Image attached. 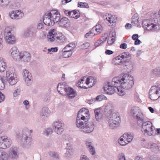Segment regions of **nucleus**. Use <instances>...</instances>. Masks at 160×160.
I'll return each mask as SVG.
<instances>
[{
    "label": "nucleus",
    "instance_id": "f257e3e1",
    "mask_svg": "<svg viewBox=\"0 0 160 160\" xmlns=\"http://www.w3.org/2000/svg\"><path fill=\"white\" fill-rule=\"evenodd\" d=\"M135 80L134 77L127 73H122L121 75V88L128 89L131 88L133 86ZM125 94L124 91L121 90V96Z\"/></svg>",
    "mask_w": 160,
    "mask_h": 160
},
{
    "label": "nucleus",
    "instance_id": "f03ea898",
    "mask_svg": "<svg viewBox=\"0 0 160 160\" xmlns=\"http://www.w3.org/2000/svg\"><path fill=\"white\" fill-rule=\"evenodd\" d=\"M61 18L60 15L58 11L52 10L46 13L43 17V22L47 26H52L58 22Z\"/></svg>",
    "mask_w": 160,
    "mask_h": 160
},
{
    "label": "nucleus",
    "instance_id": "7ed1b4c3",
    "mask_svg": "<svg viewBox=\"0 0 160 160\" xmlns=\"http://www.w3.org/2000/svg\"><path fill=\"white\" fill-rule=\"evenodd\" d=\"M131 58V55L128 52L122 53L121 56V58L124 60L121 62V68L128 73L134 71V64L132 61Z\"/></svg>",
    "mask_w": 160,
    "mask_h": 160
},
{
    "label": "nucleus",
    "instance_id": "20e7f679",
    "mask_svg": "<svg viewBox=\"0 0 160 160\" xmlns=\"http://www.w3.org/2000/svg\"><path fill=\"white\" fill-rule=\"evenodd\" d=\"M120 87V77H115L113 78L111 82H108L107 85L104 87V89L106 93L108 94H112L117 91L118 94L120 96L119 89Z\"/></svg>",
    "mask_w": 160,
    "mask_h": 160
},
{
    "label": "nucleus",
    "instance_id": "39448f33",
    "mask_svg": "<svg viewBox=\"0 0 160 160\" xmlns=\"http://www.w3.org/2000/svg\"><path fill=\"white\" fill-rule=\"evenodd\" d=\"M48 34L47 40L50 42L55 41L58 43H61L63 42L66 39L65 37L62 33H57L55 29L50 30Z\"/></svg>",
    "mask_w": 160,
    "mask_h": 160
},
{
    "label": "nucleus",
    "instance_id": "423d86ee",
    "mask_svg": "<svg viewBox=\"0 0 160 160\" xmlns=\"http://www.w3.org/2000/svg\"><path fill=\"white\" fill-rule=\"evenodd\" d=\"M57 90L58 92L60 94L62 95L63 92L64 91L66 93V96L69 99H72L75 97L77 93L74 90L70 87H65L63 85L60 83L58 84L57 87Z\"/></svg>",
    "mask_w": 160,
    "mask_h": 160
},
{
    "label": "nucleus",
    "instance_id": "0eeeda50",
    "mask_svg": "<svg viewBox=\"0 0 160 160\" xmlns=\"http://www.w3.org/2000/svg\"><path fill=\"white\" fill-rule=\"evenodd\" d=\"M155 130V127L149 121L143 122L142 125L141 131L146 136H151L153 134Z\"/></svg>",
    "mask_w": 160,
    "mask_h": 160
},
{
    "label": "nucleus",
    "instance_id": "6e6552de",
    "mask_svg": "<svg viewBox=\"0 0 160 160\" xmlns=\"http://www.w3.org/2000/svg\"><path fill=\"white\" fill-rule=\"evenodd\" d=\"M6 76L7 81L11 85L15 84L17 82L18 79L13 68H8L6 71Z\"/></svg>",
    "mask_w": 160,
    "mask_h": 160
},
{
    "label": "nucleus",
    "instance_id": "1a4fd4ad",
    "mask_svg": "<svg viewBox=\"0 0 160 160\" xmlns=\"http://www.w3.org/2000/svg\"><path fill=\"white\" fill-rule=\"evenodd\" d=\"M5 39L6 42L9 44H14L16 42V39L14 36L11 33V30L9 28H5L4 31Z\"/></svg>",
    "mask_w": 160,
    "mask_h": 160
},
{
    "label": "nucleus",
    "instance_id": "9d476101",
    "mask_svg": "<svg viewBox=\"0 0 160 160\" xmlns=\"http://www.w3.org/2000/svg\"><path fill=\"white\" fill-rule=\"evenodd\" d=\"M160 96V88L156 86L151 87L149 91L150 98L153 101L157 100Z\"/></svg>",
    "mask_w": 160,
    "mask_h": 160
},
{
    "label": "nucleus",
    "instance_id": "9b49d317",
    "mask_svg": "<svg viewBox=\"0 0 160 160\" xmlns=\"http://www.w3.org/2000/svg\"><path fill=\"white\" fill-rule=\"evenodd\" d=\"M103 18L106 23H108L109 26H111L112 28L115 27L117 20V18L116 16L106 14L103 16Z\"/></svg>",
    "mask_w": 160,
    "mask_h": 160
},
{
    "label": "nucleus",
    "instance_id": "f8f14e48",
    "mask_svg": "<svg viewBox=\"0 0 160 160\" xmlns=\"http://www.w3.org/2000/svg\"><path fill=\"white\" fill-rule=\"evenodd\" d=\"M133 137V134L129 132L123 134L121 136V146H125L131 142Z\"/></svg>",
    "mask_w": 160,
    "mask_h": 160
},
{
    "label": "nucleus",
    "instance_id": "ddd939ff",
    "mask_svg": "<svg viewBox=\"0 0 160 160\" xmlns=\"http://www.w3.org/2000/svg\"><path fill=\"white\" fill-rule=\"evenodd\" d=\"M52 127L55 132L60 135L64 130V124L61 121H56L53 123Z\"/></svg>",
    "mask_w": 160,
    "mask_h": 160
},
{
    "label": "nucleus",
    "instance_id": "4468645a",
    "mask_svg": "<svg viewBox=\"0 0 160 160\" xmlns=\"http://www.w3.org/2000/svg\"><path fill=\"white\" fill-rule=\"evenodd\" d=\"M77 117L88 121L90 118V115L88 110L82 108L78 112Z\"/></svg>",
    "mask_w": 160,
    "mask_h": 160
},
{
    "label": "nucleus",
    "instance_id": "2eb2a0df",
    "mask_svg": "<svg viewBox=\"0 0 160 160\" xmlns=\"http://www.w3.org/2000/svg\"><path fill=\"white\" fill-rule=\"evenodd\" d=\"M11 144V140L6 136L0 137V148L5 149L9 148Z\"/></svg>",
    "mask_w": 160,
    "mask_h": 160
},
{
    "label": "nucleus",
    "instance_id": "dca6fc26",
    "mask_svg": "<svg viewBox=\"0 0 160 160\" xmlns=\"http://www.w3.org/2000/svg\"><path fill=\"white\" fill-rule=\"evenodd\" d=\"M22 74L27 85H30L32 83V77L31 73L28 70L24 69Z\"/></svg>",
    "mask_w": 160,
    "mask_h": 160
},
{
    "label": "nucleus",
    "instance_id": "f3484780",
    "mask_svg": "<svg viewBox=\"0 0 160 160\" xmlns=\"http://www.w3.org/2000/svg\"><path fill=\"white\" fill-rule=\"evenodd\" d=\"M21 142L22 145L25 148H28L31 144V138L28 135L23 133L21 136Z\"/></svg>",
    "mask_w": 160,
    "mask_h": 160
},
{
    "label": "nucleus",
    "instance_id": "a211bd4d",
    "mask_svg": "<svg viewBox=\"0 0 160 160\" xmlns=\"http://www.w3.org/2000/svg\"><path fill=\"white\" fill-rule=\"evenodd\" d=\"M103 28L99 24L96 25L95 26L93 27L91 30L87 32L85 35L86 38H88L91 34L94 35L97 34L98 33L101 32L102 31Z\"/></svg>",
    "mask_w": 160,
    "mask_h": 160
},
{
    "label": "nucleus",
    "instance_id": "6ab92c4d",
    "mask_svg": "<svg viewBox=\"0 0 160 160\" xmlns=\"http://www.w3.org/2000/svg\"><path fill=\"white\" fill-rule=\"evenodd\" d=\"M94 128V125L92 122H87L81 131L84 133H89L92 132Z\"/></svg>",
    "mask_w": 160,
    "mask_h": 160
},
{
    "label": "nucleus",
    "instance_id": "aec40b11",
    "mask_svg": "<svg viewBox=\"0 0 160 160\" xmlns=\"http://www.w3.org/2000/svg\"><path fill=\"white\" fill-rule=\"evenodd\" d=\"M10 52L12 57L16 60L20 61L21 60V55L22 52H20L18 49L15 47L12 48Z\"/></svg>",
    "mask_w": 160,
    "mask_h": 160
},
{
    "label": "nucleus",
    "instance_id": "412c9836",
    "mask_svg": "<svg viewBox=\"0 0 160 160\" xmlns=\"http://www.w3.org/2000/svg\"><path fill=\"white\" fill-rule=\"evenodd\" d=\"M9 15L12 19H18L23 17L24 14L20 10H15L10 12Z\"/></svg>",
    "mask_w": 160,
    "mask_h": 160
},
{
    "label": "nucleus",
    "instance_id": "4be33fe9",
    "mask_svg": "<svg viewBox=\"0 0 160 160\" xmlns=\"http://www.w3.org/2000/svg\"><path fill=\"white\" fill-rule=\"evenodd\" d=\"M114 106L112 103H109L105 105L104 109V112L107 116H110L113 112Z\"/></svg>",
    "mask_w": 160,
    "mask_h": 160
},
{
    "label": "nucleus",
    "instance_id": "5701e85b",
    "mask_svg": "<svg viewBox=\"0 0 160 160\" xmlns=\"http://www.w3.org/2000/svg\"><path fill=\"white\" fill-rule=\"evenodd\" d=\"M9 156L10 158L13 159H17L19 156V153L18 152L17 148L15 147L11 148L9 151Z\"/></svg>",
    "mask_w": 160,
    "mask_h": 160
},
{
    "label": "nucleus",
    "instance_id": "b1692460",
    "mask_svg": "<svg viewBox=\"0 0 160 160\" xmlns=\"http://www.w3.org/2000/svg\"><path fill=\"white\" fill-rule=\"evenodd\" d=\"M70 22L68 19L66 17H63L60 19L58 24L62 27L68 28L70 26Z\"/></svg>",
    "mask_w": 160,
    "mask_h": 160
},
{
    "label": "nucleus",
    "instance_id": "393cba45",
    "mask_svg": "<svg viewBox=\"0 0 160 160\" xmlns=\"http://www.w3.org/2000/svg\"><path fill=\"white\" fill-rule=\"evenodd\" d=\"M86 148L92 155H94L96 153V151L92 142L88 141H86Z\"/></svg>",
    "mask_w": 160,
    "mask_h": 160
},
{
    "label": "nucleus",
    "instance_id": "a878e982",
    "mask_svg": "<svg viewBox=\"0 0 160 160\" xmlns=\"http://www.w3.org/2000/svg\"><path fill=\"white\" fill-rule=\"evenodd\" d=\"M115 32L114 31H111L109 34V36L107 39V43L109 45H111L114 43L115 39Z\"/></svg>",
    "mask_w": 160,
    "mask_h": 160
},
{
    "label": "nucleus",
    "instance_id": "bb28decb",
    "mask_svg": "<svg viewBox=\"0 0 160 160\" xmlns=\"http://www.w3.org/2000/svg\"><path fill=\"white\" fill-rule=\"evenodd\" d=\"M88 121L84 120L83 119L78 118L77 117L76 121V127L78 128L82 129L84 126L86 122Z\"/></svg>",
    "mask_w": 160,
    "mask_h": 160
},
{
    "label": "nucleus",
    "instance_id": "cd10ccee",
    "mask_svg": "<svg viewBox=\"0 0 160 160\" xmlns=\"http://www.w3.org/2000/svg\"><path fill=\"white\" fill-rule=\"evenodd\" d=\"M31 59V55L28 52H22L21 57V60L24 62H28Z\"/></svg>",
    "mask_w": 160,
    "mask_h": 160
},
{
    "label": "nucleus",
    "instance_id": "c85d7f7f",
    "mask_svg": "<svg viewBox=\"0 0 160 160\" xmlns=\"http://www.w3.org/2000/svg\"><path fill=\"white\" fill-rule=\"evenodd\" d=\"M50 111L48 108L47 107L43 108L41 112V116L42 119L47 118L49 115Z\"/></svg>",
    "mask_w": 160,
    "mask_h": 160
},
{
    "label": "nucleus",
    "instance_id": "c756f323",
    "mask_svg": "<svg viewBox=\"0 0 160 160\" xmlns=\"http://www.w3.org/2000/svg\"><path fill=\"white\" fill-rule=\"evenodd\" d=\"M102 110L99 108H97L95 110V118L97 121H99L102 118Z\"/></svg>",
    "mask_w": 160,
    "mask_h": 160
},
{
    "label": "nucleus",
    "instance_id": "7c9ffc66",
    "mask_svg": "<svg viewBox=\"0 0 160 160\" xmlns=\"http://www.w3.org/2000/svg\"><path fill=\"white\" fill-rule=\"evenodd\" d=\"M136 116V118L138 121L143 122L145 120V115L143 112L140 110Z\"/></svg>",
    "mask_w": 160,
    "mask_h": 160
},
{
    "label": "nucleus",
    "instance_id": "2f4dec72",
    "mask_svg": "<svg viewBox=\"0 0 160 160\" xmlns=\"http://www.w3.org/2000/svg\"><path fill=\"white\" fill-rule=\"evenodd\" d=\"M147 148L154 152H158L159 151V147L155 143H150Z\"/></svg>",
    "mask_w": 160,
    "mask_h": 160
},
{
    "label": "nucleus",
    "instance_id": "473e14b6",
    "mask_svg": "<svg viewBox=\"0 0 160 160\" xmlns=\"http://www.w3.org/2000/svg\"><path fill=\"white\" fill-rule=\"evenodd\" d=\"M85 83L87 85L90 84V86L92 87L96 83V81L94 80V78L92 76H90L86 79Z\"/></svg>",
    "mask_w": 160,
    "mask_h": 160
},
{
    "label": "nucleus",
    "instance_id": "72a5a7b5",
    "mask_svg": "<svg viewBox=\"0 0 160 160\" xmlns=\"http://www.w3.org/2000/svg\"><path fill=\"white\" fill-rule=\"evenodd\" d=\"M5 61L2 58H0V72H3L6 69V66Z\"/></svg>",
    "mask_w": 160,
    "mask_h": 160
},
{
    "label": "nucleus",
    "instance_id": "f704fd0d",
    "mask_svg": "<svg viewBox=\"0 0 160 160\" xmlns=\"http://www.w3.org/2000/svg\"><path fill=\"white\" fill-rule=\"evenodd\" d=\"M131 23L135 26L138 27L140 24V22L139 20V18L137 15H134L132 18Z\"/></svg>",
    "mask_w": 160,
    "mask_h": 160
},
{
    "label": "nucleus",
    "instance_id": "c9c22d12",
    "mask_svg": "<svg viewBox=\"0 0 160 160\" xmlns=\"http://www.w3.org/2000/svg\"><path fill=\"white\" fill-rule=\"evenodd\" d=\"M9 155L8 153L0 150V160H8Z\"/></svg>",
    "mask_w": 160,
    "mask_h": 160
},
{
    "label": "nucleus",
    "instance_id": "e433bc0d",
    "mask_svg": "<svg viewBox=\"0 0 160 160\" xmlns=\"http://www.w3.org/2000/svg\"><path fill=\"white\" fill-rule=\"evenodd\" d=\"M111 118V119L119 122L120 120V115L119 112H115L112 114Z\"/></svg>",
    "mask_w": 160,
    "mask_h": 160
},
{
    "label": "nucleus",
    "instance_id": "4c0bfd02",
    "mask_svg": "<svg viewBox=\"0 0 160 160\" xmlns=\"http://www.w3.org/2000/svg\"><path fill=\"white\" fill-rule=\"evenodd\" d=\"M109 127L111 129L117 127L119 124V122L110 119L108 122Z\"/></svg>",
    "mask_w": 160,
    "mask_h": 160
},
{
    "label": "nucleus",
    "instance_id": "58836bf2",
    "mask_svg": "<svg viewBox=\"0 0 160 160\" xmlns=\"http://www.w3.org/2000/svg\"><path fill=\"white\" fill-rule=\"evenodd\" d=\"M65 48H63L62 50V55L63 57L67 58L70 57L72 54V51H70V49L68 50L67 51L65 50Z\"/></svg>",
    "mask_w": 160,
    "mask_h": 160
},
{
    "label": "nucleus",
    "instance_id": "ea45409f",
    "mask_svg": "<svg viewBox=\"0 0 160 160\" xmlns=\"http://www.w3.org/2000/svg\"><path fill=\"white\" fill-rule=\"evenodd\" d=\"M140 110L138 107L135 106L132 108L130 111V114L132 116H135L137 112H138Z\"/></svg>",
    "mask_w": 160,
    "mask_h": 160
},
{
    "label": "nucleus",
    "instance_id": "a19ab883",
    "mask_svg": "<svg viewBox=\"0 0 160 160\" xmlns=\"http://www.w3.org/2000/svg\"><path fill=\"white\" fill-rule=\"evenodd\" d=\"M112 63L116 66L120 65V54L112 58Z\"/></svg>",
    "mask_w": 160,
    "mask_h": 160
},
{
    "label": "nucleus",
    "instance_id": "79ce46f5",
    "mask_svg": "<svg viewBox=\"0 0 160 160\" xmlns=\"http://www.w3.org/2000/svg\"><path fill=\"white\" fill-rule=\"evenodd\" d=\"M36 32L35 28L32 27L28 28L26 32V35L28 36H31Z\"/></svg>",
    "mask_w": 160,
    "mask_h": 160
},
{
    "label": "nucleus",
    "instance_id": "37998d69",
    "mask_svg": "<svg viewBox=\"0 0 160 160\" xmlns=\"http://www.w3.org/2000/svg\"><path fill=\"white\" fill-rule=\"evenodd\" d=\"M65 143L68 147L66 148L67 151L65 153V156L66 157H69L71 154L70 152L71 149V148L70 147L71 144L68 142L66 143L64 142V141H63V144H65Z\"/></svg>",
    "mask_w": 160,
    "mask_h": 160
},
{
    "label": "nucleus",
    "instance_id": "c03bdc74",
    "mask_svg": "<svg viewBox=\"0 0 160 160\" xmlns=\"http://www.w3.org/2000/svg\"><path fill=\"white\" fill-rule=\"evenodd\" d=\"M80 17L79 13H78L77 11L74 10L71 11L69 17L75 19L78 18Z\"/></svg>",
    "mask_w": 160,
    "mask_h": 160
},
{
    "label": "nucleus",
    "instance_id": "a18cd8bd",
    "mask_svg": "<svg viewBox=\"0 0 160 160\" xmlns=\"http://www.w3.org/2000/svg\"><path fill=\"white\" fill-rule=\"evenodd\" d=\"M5 80L4 79L3 76H0V90H3L5 88L4 83Z\"/></svg>",
    "mask_w": 160,
    "mask_h": 160
},
{
    "label": "nucleus",
    "instance_id": "49530a36",
    "mask_svg": "<svg viewBox=\"0 0 160 160\" xmlns=\"http://www.w3.org/2000/svg\"><path fill=\"white\" fill-rule=\"evenodd\" d=\"M86 78V77H82L80 80L78 81V87L79 88H83V89H86L87 88H86L85 86H80V84L82 83L83 84V82L84 81L85 79Z\"/></svg>",
    "mask_w": 160,
    "mask_h": 160
},
{
    "label": "nucleus",
    "instance_id": "de8ad7c7",
    "mask_svg": "<svg viewBox=\"0 0 160 160\" xmlns=\"http://www.w3.org/2000/svg\"><path fill=\"white\" fill-rule=\"evenodd\" d=\"M107 97L101 94L95 98L96 100L98 101H101L107 99Z\"/></svg>",
    "mask_w": 160,
    "mask_h": 160
},
{
    "label": "nucleus",
    "instance_id": "09e8293b",
    "mask_svg": "<svg viewBox=\"0 0 160 160\" xmlns=\"http://www.w3.org/2000/svg\"><path fill=\"white\" fill-rule=\"evenodd\" d=\"M10 2V0H0V6H6L8 5Z\"/></svg>",
    "mask_w": 160,
    "mask_h": 160
},
{
    "label": "nucleus",
    "instance_id": "8fccbe9b",
    "mask_svg": "<svg viewBox=\"0 0 160 160\" xmlns=\"http://www.w3.org/2000/svg\"><path fill=\"white\" fill-rule=\"evenodd\" d=\"M78 7L82 8H89L88 4L86 2H78Z\"/></svg>",
    "mask_w": 160,
    "mask_h": 160
},
{
    "label": "nucleus",
    "instance_id": "3c124183",
    "mask_svg": "<svg viewBox=\"0 0 160 160\" xmlns=\"http://www.w3.org/2000/svg\"><path fill=\"white\" fill-rule=\"evenodd\" d=\"M152 73L154 75H157L160 74V67H156L152 69Z\"/></svg>",
    "mask_w": 160,
    "mask_h": 160
},
{
    "label": "nucleus",
    "instance_id": "603ef678",
    "mask_svg": "<svg viewBox=\"0 0 160 160\" xmlns=\"http://www.w3.org/2000/svg\"><path fill=\"white\" fill-rule=\"evenodd\" d=\"M49 154L51 157L55 158L56 159H58L59 158L58 154L55 152H49Z\"/></svg>",
    "mask_w": 160,
    "mask_h": 160
},
{
    "label": "nucleus",
    "instance_id": "864d4df0",
    "mask_svg": "<svg viewBox=\"0 0 160 160\" xmlns=\"http://www.w3.org/2000/svg\"><path fill=\"white\" fill-rule=\"evenodd\" d=\"M52 132V130L51 128H48L45 130V133L47 136L51 135Z\"/></svg>",
    "mask_w": 160,
    "mask_h": 160
},
{
    "label": "nucleus",
    "instance_id": "5fc2aeb1",
    "mask_svg": "<svg viewBox=\"0 0 160 160\" xmlns=\"http://www.w3.org/2000/svg\"><path fill=\"white\" fill-rule=\"evenodd\" d=\"M21 89L20 88H17L15 90L13 93V95L14 97H16L20 94Z\"/></svg>",
    "mask_w": 160,
    "mask_h": 160
},
{
    "label": "nucleus",
    "instance_id": "6e6d98bb",
    "mask_svg": "<svg viewBox=\"0 0 160 160\" xmlns=\"http://www.w3.org/2000/svg\"><path fill=\"white\" fill-rule=\"evenodd\" d=\"M58 49V48L57 47H55L54 48H49L48 49V53H49L51 51H52V52H57Z\"/></svg>",
    "mask_w": 160,
    "mask_h": 160
},
{
    "label": "nucleus",
    "instance_id": "4d7b16f0",
    "mask_svg": "<svg viewBox=\"0 0 160 160\" xmlns=\"http://www.w3.org/2000/svg\"><path fill=\"white\" fill-rule=\"evenodd\" d=\"M90 45V44L88 42H86L83 43L81 46L82 48L83 49H86L88 48Z\"/></svg>",
    "mask_w": 160,
    "mask_h": 160
},
{
    "label": "nucleus",
    "instance_id": "13d9d810",
    "mask_svg": "<svg viewBox=\"0 0 160 160\" xmlns=\"http://www.w3.org/2000/svg\"><path fill=\"white\" fill-rule=\"evenodd\" d=\"M102 43H102V40H101V39H99L95 43V46L96 47H98Z\"/></svg>",
    "mask_w": 160,
    "mask_h": 160
},
{
    "label": "nucleus",
    "instance_id": "bf43d9fd",
    "mask_svg": "<svg viewBox=\"0 0 160 160\" xmlns=\"http://www.w3.org/2000/svg\"><path fill=\"white\" fill-rule=\"evenodd\" d=\"M105 53L106 55H110L113 53V52L111 50L107 49L105 51Z\"/></svg>",
    "mask_w": 160,
    "mask_h": 160
},
{
    "label": "nucleus",
    "instance_id": "052dcab7",
    "mask_svg": "<svg viewBox=\"0 0 160 160\" xmlns=\"http://www.w3.org/2000/svg\"><path fill=\"white\" fill-rule=\"evenodd\" d=\"M68 45L69 46V48H72V50L76 46V44L73 42L69 44Z\"/></svg>",
    "mask_w": 160,
    "mask_h": 160
},
{
    "label": "nucleus",
    "instance_id": "680f3d73",
    "mask_svg": "<svg viewBox=\"0 0 160 160\" xmlns=\"http://www.w3.org/2000/svg\"><path fill=\"white\" fill-rule=\"evenodd\" d=\"M4 99V95L0 91V102H2Z\"/></svg>",
    "mask_w": 160,
    "mask_h": 160
},
{
    "label": "nucleus",
    "instance_id": "e2e57ef3",
    "mask_svg": "<svg viewBox=\"0 0 160 160\" xmlns=\"http://www.w3.org/2000/svg\"><path fill=\"white\" fill-rule=\"evenodd\" d=\"M138 38V34H134L132 36V39L134 40H136Z\"/></svg>",
    "mask_w": 160,
    "mask_h": 160
},
{
    "label": "nucleus",
    "instance_id": "0e129e2a",
    "mask_svg": "<svg viewBox=\"0 0 160 160\" xmlns=\"http://www.w3.org/2000/svg\"><path fill=\"white\" fill-rule=\"evenodd\" d=\"M43 24L42 22L39 23L37 26V28L38 29H40L42 28Z\"/></svg>",
    "mask_w": 160,
    "mask_h": 160
},
{
    "label": "nucleus",
    "instance_id": "69168bd1",
    "mask_svg": "<svg viewBox=\"0 0 160 160\" xmlns=\"http://www.w3.org/2000/svg\"><path fill=\"white\" fill-rule=\"evenodd\" d=\"M72 0H62V4L65 5L66 3H68L71 1Z\"/></svg>",
    "mask_w": 160,
    "mask_h": 160
},
{
    "label": "nucleus",
    "instance_id": "338daca9",
    "mask_svg": "<svg viewBox=\"0 0 160 160\" xmlns=\"http://www.w3.org/2000/svg\"><path fill=\"white\" fill-rule=\"evenodd\" d=\"M127 48V44L125 43H124L121 44V48L125 49Z\"/></svg>",
    "mask_w": 160,
    "mask_h": 160
},
{
    "label": "nucleus",
    "instance_id": "774afa93",
    "mask_svg": "<svg viewBox=\"0 0 160 160\" xmlns=\"http://www.w3.org/2000/svg\"><path fill=\"white\" fill-rule=\"evenodd\" d=\"M80 160H89L86 156L83 155L81 156Z\"/></svg>",
    "mask_w": 160,
    "mask_h": 160
}]
</instances>
